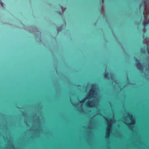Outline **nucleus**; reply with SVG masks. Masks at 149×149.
Here are the masks:
<instances>
[{"label":"nucleus","instance_id":"f257e3e1","mask_svg":"<svg viewBox=\"0 0 149 149\" xmlns=\"http://www.w3.org/2000/svg\"><path fill=\"white\" fill-rule=\"evenodd\" d=\"M135 60L136 62V65L138 69L140 71L142 70L143 69V67L141 64L139 62V60L137 58H136Z\"/></svg>","mask_w":149,"mask_h":149},{"label":"nucleus","instance_id":"f03ea898","mask_svg":"<svg viewBox=\"0 0 149 149\" xmlns=\"http://www.w3.org/2000/svg\"><path fill=\"white\" fill-rule=\"evenodd\" d=\"M94 88L93 87H91L90 89V93L88 94V95L86 96V97L89 98L93 97L94 96V92L95 91L93 90ZM88 99V98H87Z\"/></svg>","mask_w":149,"mask_h":149},{"label":"nucleus","instance_id":"7ed1b4c3","mask_svg":"<svg viewBox=\"0 0 149 149\" xmlns=\"http://www.w3.org/2000/svg\"><path fill=\"white\" fill-rule=\"evenodd\" d=\"M109 129H107V132H106V135L105 136V137L106 138H108L110 136L109 132L110 129H111V125H109Z\"/></svg>","mask_w":149,"mask_h":149},{"label":"nucleus","instance_id":"20e7f679","mask_svg":"<svg viewBox=\"0 0 149 149\" xmlns=\"http://www.w3.org/2000/svg\"><path fill=\"white\" fill-rule=\"evenodd\" d=\"M128 117L132 121V123H131V124H132V125L134 124L135 123V121L133 118L132 119V118H133L132 116V115H129L128 116Z\"/></svg>","mask_w":149,"mask_h":149},{"label":"nucleus","instance_id":"39448f33","mask_svg":"<svg viewBox=\"0 0 149 149\" xmlns=\"http://www.w3.org/2000/svg\"><path fill=\"white\" fill-rule=\"evenodd\" d=\"M92 102H93L92 101H88L87 102V103L86 104V105L88 107H92V105L91 104Z\"/></svg>","mask_w":149,"mask_h":149},{"label":"nucleus","instance_id":"423d86ee","mask_svg":"<svg viewBox=\"0 0 149 149\" xmlns=\"http://www.w3.org/2000/svg\"><path fill=\"white\" fill-rule=\"evenodd\" d=\"M104 77L105 79L107 78L108 79H109L108 73H104Z\"/></svg>","mask_w":149,"mask_h":149},{"label":"nucleus","instance_id":"0eeeda50","mask_svg":"<svg viewBox=\"0 0 149 149\" xmlns=\"http://www.w3.org/2000/svg\"><path fill=\"white\" fill-rule=\"evenodd\" d=\"M141 52L143 54H145L146 53V50L143 48H141Z\"/></svg>","mask_w":149,"mask_h":149},{"label":"nucleus","instance_id":"6e6552de","mask_svg":"<svg viewBox=\"0 0 149 149\" xmlns=\"http://www.w3.org/2000/svg\"><path fill=\"white\" fill-rule=\"evenodd\" d=\"M85 100H86V98H84L83 100H82L80 102V103H84L85 101Z\"/></svg>","mask_w":149,"mask_h":149},{"label":"nucleus","instance_id":"1a4fd4ad","mask_svg":"<svg viewBox=\"0 0 149 149\" xmlns=\"http://www.w3.org/2000/svg\"><path fill=\"white\" fill-rule=\"evenodd\" d=\"M62 29V26H60L59 28V29H58V31H60Z\"/></svg>","mask_w":149,"mask_h":149},{"label":"nucleus","instance_id":"9d476101","mask_svg":"<svg viewBox=\"0 0 149 149\" xmlns=\"http://www.w3.org/2000/svg\"><path fill=\"white\" fill-rule=\"evenodd\" d=\"M1 6H3V3L1 2Z\"/></svg>","mask_w":149,"mask_h":149},{"label":"nucleus","instance_id":"9b49d317","mask_svg":"<svg viewBox=\"0 0 149 149\" xmlns=\"http://www.w3.org/2000/svg\"><path fill=\"white\" fill-rule=\"evenodd\" d=\"M93 85H92L91 86H93Z\"/></svg>","mask_w":149,"mask_h":149}]
</instances>
